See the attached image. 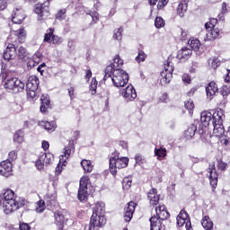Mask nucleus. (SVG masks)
<instances>
[{
	"mask_svg": "<svg viewBox=\"0 0 230 230\" xmlns=\"http://www.w3.org/2000/svg\"><path fill=\"white\" fill-rule=\"evenodd\" d=\"M0 168H2L0 169V175H3V177H10L13 172L12 162L8 160L0 162Z\"/></svg>",
	"mask_w": 230,
	"mask_h": 230,
	"instance_id": "obj_12",
	"label": "nucleus"
},
{
	"mask_svg": "<svg viewBox=\"0 0 230 230\" xmlns=\"http://www.w3.org/2000/svg\"><path fill=\"white\" fill-rule=\"evenodd\" d=\"M123 27H120L117 30H115L113 33V39L114 40H121L123 39Z\"/></svg>",
	"mask_w": 230,
	"mask_h": 230,
	"instance_id": "obj_52",
	"label": "nucleus"
},
{
	"mask_svg": "<svg viewBox=\"0 0 230 230\" xmlns=\"http://www.w3.org/2000/svg\"><path fill=\"white\" fill-rule=\"evenodd\" d=\"M64 150V155L60 156V159H69L71 153L75 152V142L73 140H70L68 142V145L65 146Z\"/></svg>",
	"mask_w": 230,
	"mask_h": 230,
	"instance_id": "obj_27",
	"label": "nucleus"
},
{
	"mask_svg": "<svg viewBox=\"0 0 230 230\" xmlns=\"http://www.w3.org/2000/svg\"><path fill=\"white\" fill-rule=\"evenodd\" d=\"M170 101V97H168V93H164L159 97L160 103H168Z\"/></svg>",
	"mask_w": 230,
	"mask_h": 230,
	"instance_id": "obj_59",
	"label": "nucleus"
},
{
	"mask_svg": "<svg viewBox=\"0 0 230 230\" xmlns=\"http://www.w3.org/2000/svg\"><path fill=\"white\" fill-rule=\"evenodd\" d=\"M90 15L92 17V24H96L100 21V13L98 12H93Z\"/></svg>",
	"mask_w": 230,
	"mask_h": 230,
	"instance_id": "obj_57",
	"label": "nucleus"
},
{
	"mask_svg": "<svg viewBox=\"0 0 230 230\" xmlns=\"http://www.w3.org/2000/svg\"><path fill=\"white\" fill-rule=\"evenodd\" d=\"M116 67L111 63V65L107 66L105 68V75L103 80H107V78H112L114 76V73H116Z\"/></svg>",
	"mask_w": 230,
	"mask_h": 230,
	"instance_id": "obj_35",
	"label": "nucleus"
},
{
	"mask_svg": "<svg viewBox=\"0 0 230 230\" xmlns=\"http://www.w3.org/2000/svg\"><path fill=\"white\" fill-rule=\"evenodd\" d=\"M3 208L5 215H12L17 209L24 208L22 201L17 200L15 192L11 189H7L3 193Z\"/></svg>",
	"mask_w": 230,
	"mask_h": 230,
	"instance_id": "obj_2",
	"label": "nucleus"
},
{
	"mask_svg": "<svg viewBox=\"0 0 230 230\" xmlns=\"http://www.w3.org/2000/svg\"><path fill=\"white\" fill-rule=\"evenodd\" d=\"M202 227L206 230H211L213 229V221H211V218H209V216L203 217L201 220Z\"/></svg>",
	"mask_w": 230,
	"mask_h": 230,
	"instance_id": "obj_37",
	"label": "nucleus"
},
{
	"mask_svg": "<svg viewBox=\"0 0 230 230\" xmlns=\"http://www.w3.org/2000/svg\"><path fill=\"white\" fill-rule=\"evenodd\" d=\"M4 88L8 93L13 94H18V93H22L26 84L18 77H8L4 83Z\"/></svg>",
	"mask_w": 230,
	"mask_h": 230,
	"instance_id": "obj_4",
	"label": "nucleus"
},
{
	"mask_svg": "<svg viewBox=\"0 0 230 230\" xmlns=\"http://www.w3.org/2000/svg\"><path fill=\"white\" fill-rule=\"evenodd\" d=\"M98 88V81H96V78L93 77L91 85H90V92L91 94H96V89Z\"/></svg>",
	"mask_w": 230,
	"mask_h": 230,
	"instance_id": "obj_55",
	"label": "nucleus"
},
{
	"mask_svg": "<svg viewBox=\"0 0 230 230\" xmlns=\"http://www.w3.org/2000/svg\"><path fill=\"white\" fill-rule=\"evenodd\" d=\"M149 221L150 230H164V226H163V220L159 219L157 217H151Z\"/></svg>",
	"mask_w": 230,
	"mask_h": 230,
	"instance_id": "obj_21",
	"label": "nucleus"
},
{
	"mask_svg": "<svg viewBox=\"0 0 230 230\" xmlns=\"http://www.w3.org/2000/svg\"><path fill=\"white\" fill-rule=\"evenodd\" d=\"M66 13H67V10L66 8L60 9L56 13V19L58 21H64L66 19Z\"/></svg>",
	"mask_w": 230,
	"mask_h": 230,
	"instance_id": "obj_51",
	"label": "nucleus"
},
{
	"mask_svg": "<svg viewBox=\"0 0 230 230\" xmlns=\"http://www.w3.org/2000/svg\"><path fill=\"white\" fill-rule=\"evenodd\" d=\"M185 109L189 111V114H193V111L195 110V103L191 99L186 101L184 102Z\"/></svg>",
	"mask_w": 230,
	"mask_h": 230,
	"instance_id": "obj_48",
	"label": "nucleus"
},
{
	"mask_svg": "<svg viewBox=\"0 0 230 230\" xmlns=\"http://www.w3.org/2000/svg\"><path fill=\"white\" fill-rule=\"evenodd\" d=\"M147 199L151 206H157L159 204V195H157V189L152 188L147 193Z\"/></svg>",
	"mask_w": 230,
	"mask_h": 230,
	"instance_id": "obj_23",
	"label": "nucleus"
},
{
	"mask_svg": "<svg viewBox=\"0 0 230 230\" xmlns=\"http://www.w3.org/2000/svg\"><path fill=\"white\" fill-rule=\"evenodd\" d=\"M192 54L193 50L188 49V47H184L178 51L177 58L179 60H188Z\"/></svg>",
	"mask_w": 230,
	"mask_h": 230,
	"instance_id": "obj_24",
	"label": "nucleus"
},
{
	"mask_svg": "<svg viewBox=\"0 0 230 230\" xmlns=\"http://www.w3.org/2000/svg\"><path fill=\"white\" fill-rule=\"evenodd\" d=\"M165 22L164 19L161 16H156L155 19V26L157 30H161V28H164Z\"/></svg>",
	"mask_w": 230,
	"mask_h": 230,
	"instance_id": "obj_49",
	"label": "nucleus"
},
{
	"mask_svg": "<svg viewBox=\"0 0 230 230\" xmlns=\"http://www.w3.org/2000/svg\"><path fill=\"white\" fill-rule=\"evenodd\" d=\"M218 23V20L217 18H210L208 22L205 23L206 30H215V26Z\"/></svg>",
	"mask_w": 230,
	"mask_h": 230,
	"instance_id": "obj_44",
	"label": "nucleus"
},
{
	"mask_svg": "<svg viewBox=\"0 0 230 230\" xmlns=\"http://www.w3.org/2000/svg\"><path fill=\"white\" fill-rule=\"evenodd\" d=\"M177 220V226L179 227H182V226H185L187 230H192L191 227V218L190 217V215L188 212H186L184 209L181 210L179 215L176 217Z\"/></svg>",
	"mask_w": 230,
	"mask_h": 230,
	"instance_id": "obj_9",
	"label": "nucleus"
},
{
	"mask_svg": "<svg viewBox=\"0 0 230 230\" xmlns=\"http://www.w3.org/2000/svg\"><path fill=\"white\" fill-rule=\"evenodd\" d=\"M46 209V202H44V199H40L36 202V213H42Z\"/></svg>",
	"mask_w": 230,
	"mask_h": 230,
	"instance_id": "obj_45",
	"label": "nucleus"
},
{
	"mask_svg": "<svg viewBox=\"0 0 230 230\" xmlns=\"http://www.w3.org/2000/svg\"><path fill=\"white\" fill-rule=\"evenodd\" d=\"M19 151L17 150H12L8 153V156L6 161H9V163H14V161H17Z\"/></svg>",
	"mask_w": 230,
	"mask_h": 230,
	"instance_id": "obj_47",
	"label": "nucleus"
},
{
	"mask_svg": "<svg viewBox=\"0 0 230 230\" xmlns=\"http://www.w3.org/2000/svg\"><path fill=\"white\" fill-rule=\"evenodd\" d=\"M38 126L47 130V132H55V130H57L56 121L40 120Z\"/></svg>",
	"mask_w": 230,
	"mask_h": 230,
	"instance_id": "obj_20",
	"label": "nucleus"
},
{
	"mask_svg": "<svg viewBox=\"0 0 230 230\" xmlns=\"http://www.w3.org/2000/svg\"><path fill=\"white\" fill-rule=\"evenodd\" d=\"M208 172L209 173V184L212 187V191L215 193V190H217V186H218V172H217L215 162L209 164Z\"/></svg>",
	"mask_w": 230,
	"mask_h": 230,
	"instance_id": "obj_10",
	"label": "nucleus"
},
{
	"mask_svg": "<svg viewBox=\"0 0 230 230\" xmlns=\"http://www.w3.org/2000/svg\"><path fill=\"white\" fill-rule=\"evenodd\" d=\"M166 4H168V0H159L157 4V9L163 10Z\"/></svg>",
	"mask_w": 230,
	"mask_h": 230,
	"instance_id": "obj_62",
	"label": "nucleus"
},
{
	"mask_svg": "<svg viewBox=\"0 0 230 230\" xmlns=\"http://www.w3.org/2000/svg\"><path fill=\"white\" fill-rule=\"evenodd\" d=\"M208 33L206 35V40H217V39H218V37H220V29L216 28V29H209L207 30Z\"/></svg>",
	"mask_w": 230,
	"mask_h": 230,
	"instance_id": "obj_28",
	"label": "nucleus"
},
{
	"mask_svg": "<svg viewBox=\"0 0 230 230\" xmlns=\"http://www.w3.org/2000/svg\"><path fill=\"white\" fill-rule=\"evenodd\" d=\"M39 84L40 81L37 75H31L29 76L27 83H26V89H38L39 90Z\"/></svg>",
	"mask_w": 230,
	"mask_h": 230,
	"instance_id": "obj_26",
	"label": "nucleus"
},
{
	"mask_svg": "<svg viewBox=\"0 0 230 230\" xmlns=\"http://www.w3.org/2000/svg\"><path fill=\"white\" fill-rule=\"evenodd\" d=\"M181 80L184 84H191V75H190V74H183Z\"/></svg>",
	"mask_w": 230,
	"mask_h": 230,
	"instance_id": "obj_61",
	"label": "nucleus"
},
{
	"mask_svg": "<svg viewBox=\"0 0 230 230\" xmlns=\"http://www.w3.org/2000/svg\"><path fill=\"white\" fill-rule=\"evenodd\" d=\"M217 168L221 170V172H225L227 169V164L222 160L217 161Z\"/></svg>",
	"mask_w": 230,
	"mask_h": 230,
	"instance_id": "obj_58",
	"label": "nucleus"
},
{
	"mask_svg": "<svg viewBox=\"0 0 230 230\" xmlns=\"http://www.w3.org/2000/svg\"><path fill=\"white\" fill-rule=\"evenodd\" d=\"M137 207V203L134 201H129L128 203V206L124 208L125 222H130V220H132Z\"/></svg>",
	"mask_w": 230,
	"mask_h": 230,
	"instance_id": "obj_11",
	"label": "nucleus"
},
{
	"mask_svg": "<svg viewBox=\"0 0 230 230\" xmlns=\"http://www.w3.org/2000/svg\"><path fill=\"white\" fill-rule=\"evenodd\" d=\"M13 139L14 143L22 145V143H24V131L22 129L16 130L13 134Z\"/></svg>",
	"mask_w": 230,
	"mask_h": 230,
	"instance_id": "obj_31",
	"label": "nucleus"
},
{
	"mask_svg": "<svg viewBox=\"0 0 230 230\" xmlns=\"http://www.w3.org/2000/svg\"><path fill=\"white\" fill-rule=\"evenodd\" d=\"M168 152L166 151V148L160 146L159 148H155V155H156L158 161H161V159H164L166 157Z\"/></svg>",
	"mask_w": 230,
	"mask_h": 230,
	"instance_id": "obj_38",
	"label": "nucleus"
},
{
	"mask_svg": "<svg viewBox=\"0 0 230 230\" xmlns=\"http://www.w3.org/2000/svg\"><path fill=\"white\" fill-rule=\"evenodd\" d=\"M172 60H173V57H168L164 65V70L161 72L162 82H164V84H170V82H172V78H173V70L175 69V66Z\"/></svg>",
	"mask_w": 230,
	"mask_h": 230,
	"instance_id": "obj_5",
	"label": "nucleus"
},
{
	"mask_svg": "<svg viewBox=\"0 0 230 230\" xmlns=\"http://www.w3.org/2000/svg\"><path fill=\"white\" fill-rule=\"evenodd\" d=\"M77 199L80 202H87L89 199V189L79 187Z\"/></svg>",
	"mask_w": 230,
	"mask_h": 230,
	"instance_id": "obj_29",
	"label": "nucleus"
},
{
	"mask_svg": "<svg viewBox=\"0 0 230 230\" xmlns=\"http://www.w3.org/2000/svg\"><path fill=\"white\" fill-rule=\"evenodd\" d=\"M67 91L70 100H75V86H70Z\"/></svg>",
	"mask_w": 230,
	"mask_h": 230,
	"instance_id": "obj_64",
	"label": "nucleus"
},
{
	"mask_svg": "<svg viewBox=\"0 0 230 230\" xmlns=\"http://www.w3.org/2000/svg\"><path fill=\"white\" fill-rule=\"evenodd\" d=\"M38 89H26L28 100H37L39 98Z\"/></svg>",
	"mask_w": 230,
	"mask_h": 230,
	"instance_id": "obj_43",
	"label": "nucleus"
},
{
	"mask_svg": "<svg viewBox=\"0 0 230 230\" xmlns=\"http://www.w3.org/2000/svg\"><path fill=\"white\" fill-rule=\"evenodd\" d=\"M196 132H197V125L190 124V127L187 128V130L184 131V137H186V139H191V137L195 136Z\"/></svg>",
	"mask_w": 230,
	"mask_h": 230,
	"instance_id": "obj_32",
	"label": "nucleus"
},
{
	"mask_svg": "<svg viewBox=\"0 0 230 230\" xmlns=\"http://www.w3.org/2000/svg\"><path fill=\"white\" fill-rule=\"evenodd\" d=\"M117 69H121L123 67V59L121 58V56L117 54L115 58H113V63H111Z\"/></svg>",
	"mask_w": 230,
	"mask_h": 230,
	"instance_id": "obj_42",
	"label": "nucleus"
},
{
	"mask_svg": "<svg viewBox=\"0 0 230 230\" xmlns=\"http://www.w3.org/2000/svg\"><path fill=\"white\" fill-rule=\"evenodd\" d=\"M49 109H51V100L49 99V96L42 94L40 96V111L42 114H48Z\"/></svg>",
	"mask_w": 230,
	"mask_h": 230,
	"instance_id": "obj_15",
	"label": "nucleus"
},
{
	"mask_svg": "<svg viewBox=\"0 0 230 230\" xmlns=\"http://www.w3.org/2000/svg\"><path fill=\"white\" fill-rule=\"evenodd\" d=\"M15 35L21 44L24 43V40H26V30L24 28L15 31Z\"/></svg>",
	"mask_w": 230,
	"mask_h": 230,
	"instance_id": "obj_40",
	"label": "nucleus"
},
{
	"mask_svg": "<svg viewBox=\"0 0 230 230\" xmlns=\"http://www.w3.org/2000/svg\"><path fill=\"white\" fill-rule=\"evenodd\" d=\"M46 164V162L43 161L42 156H39V158L36 160L35 166L37 170H44V165Z\"/></svg>",
	"mask_w": 230,
	"mask_h": 230,
	"instance_id": "obj_54",
	"label": "nucleus"
},
{
	"mask_svg": "<svg viewBox=\"0 0 230 230\" xmlns=\"http://www.w3.org/2000/svg\"><path fill=\"white\" fill-rule=\"evenodd\" d=\"M201 127L198 130L200 136H204L208 132V128L212 123L213 136L222 137L224 136V111L222 109L205 110L200 113Z\"/></svg>",
	"mask_w": 230,
	"mask_h": 230,
	"instance_id": "obj_1",
	"label": "nucleus"
},
{
	"mask_svg": "<svg viewBox=\"0 0 230 230\" xmlns=\"http://www.w3.org/2000/svg\"><path fill=\"white\" fill-rule=\"evenodd\" d=\"M220 94L223 98H227V96L230 94V88L227 85H223L220 88Z\"/></svg>",
	"mask_w": 230,
	"mask_h": 230,
	"instance_id": "obj_56",
	"label": "nucleus"
},
{
	"mask_svg": "<svg viewBox=\"0 0 230 230\" xmlns=\"http://www.w3.org/2000/svg\"><path fill=\"white\" fill-rule=\"evenodd\" d=\"M188 44L190 48V49H192L193 51H199V49H200V40H199V39L197 38H190L188 40Z\"/></svg>",
	"mask_w": 230,
	"mask_h": 230,
	"instance_id": "obj_34",
	"label": "nucleus"
},
{
	"mask_svg": "<svg viewBox=\"0 0 230 230\" xmlns=\"http://www.w3.org/2000/svg\"><path fill=\"white\" fill-rule=\"evenodd\" d=\"M208 64L211 67V69H213V71H217V69H218V66H221L222 61H220L217 57L212 56L208 58Z\"/></svg>",
	"mask_w": 230,
	"mask_h": 230,
	"instance_id": "obj_30",
	"label": "nucleus"
},
{
	"mask_svg": "<svg viewBox=\"0 0 230 230\" xmlns=\"http://www.w3.org/2000/svg\"><path fill=\"white\" fill-rule=\"evenodd\" d=\"M54 218H55V226L57 227V230H65L64 229V224H66V217H64V214L62 211L58 210L54 212Z\"/></svg>",
	"mask_w": 230,
	"mask_h": 230,
	"instance_id": "obj_16",
	"label": "nucleus"
},
{
	"mask_svg": "<svg viewBox=\"0 0 230 230\" xmlns=\"http://www.w3.org/2000/svg\"><path fill=\"white\" fill-rule=\"evenodd\" d=\"M43 158V163H45V165L48 166V164H51L53 161H55V155H53L52 153H43L42 155H40Z\"/></svg>",
	"mask_w": 230,
	"mask_h": 230,
	"instance_id": "obj_39",
	"label": "nucleus"
},
{
	"mask_svg": "<svg viewBox=\"0 0 230 230\" xmlns=\"http://www.w3.org/2000/svg\"><path fill=\"white\" fill-rule=\"evenodd\" d=\"M19 229L20 230H31V226L30 224L25 223V222H20L19 224Z\"/></svg>",
	"mask_w": 230,
	"mask_h": 230,
	"instance_id": "obj_60",
	"label": "nucleus"
},
{
	"mask_svg": "<svg viewBox=\"0 0 230 230\" xmlns=\"http://www.w3.org/2000/svg\"><path fill=\"white\" fill-rule=\"evenodd\" d=\"M155 216L158 219L162 220L164 222V220H168L170 218V212H168V208H166L165 205H158L155 208Z\"/></svg>",
	"mask_w": 230,
	"mask_h": 230,
	"instance_id": "obj_14",
	"label": "nucleus"
},
{
	"mask_svg": "<svg viewBox=\"0 0 230 230\" xmlns=\"http://www.w3.org/2000/svg\"><path fill=\"white\" fill-rule=\"evenodd\" d=\"M16 57H18V58L20 60H24V58H26V57H28V50H26V48L21 46L18 49V53H17Z\"/></svg>",
	"mask_w": 230,
	"mask_h": 230,
	"instance_id": "obj_46",
	"label": "nucleus"
},
{
	"mask_svg": "<svg viewBox=\"0 0 230 230\" xmlns=\"http://www.w3.org/2000/svg\"><path fill=\"white\" fill-rule=\"evenodd\" d=\"M135 161L136 164H143V161H145V159H143V155H141V154H137L135 155Z\"/></svg>",
	"mask_w": 230,
	"mask_h": 230,
	"instance_id": "obj_63",
	"label": "nucleus"
},
{
	"mask_svg": "<svg viewBox=\"0 0 230 230\" xmlns=\"http://www.w3.org/2000/svg\"><path fill=\"white\" fill-rule=\"evenodd\" d=\"M135 60L138 63L141 64V62H145L146 60V54L143 50H138V54L136 57Z\"/></svg>",
	"mask_w": 230,
	"mask_h": 230,
	"instance_id": "obj_53",
	"label": "nucleus"
},
{
	"mask_svg": "<svg viewBox=\"0 0 230 230\" xmlns=\"http://www.w3.org/2000/svg\"><path fill=\"white\" fill-rule=\"evenodd\" d=\"M131 186H132V178L125 177L122 180V188H123V190H130Z\"/></svg>",
	"mask_w": 230,
	"mask_h": 230,
	"instance_id": "obj_50",
	"label": "nucleus"
},
{
	"mask_svg": "<svg viewBox=\"0 0 230 230\" xmlns=\"http://www.w3.org/2000/svg\"><path fill=\"white\" fill-rule=\"evenodd\" d=\"M81 166L84 171V173H91V172H93V168L94 167L93 165V162H91V160L86 159L81 161Z\"/></svg>",
	"mask_w": 230,
	"mask_h": 230,
	"instance_id": "obj_33",
	"label": "nucleus"
},
{
	"mask_svg": "<svg viewBox=\"0 0 230 230\" xmlns=\"http://www.w3.org/2000/svg\"><path fill=\"white\" fill-rule=\"evenodd\" d=\"M3 57L4 59L7 61L13 60V58L17 57V49L15 48V44L9 43L6 49L4 50Z\"/></svg>",
	"mask_w": 230,
	"mask_h": 230,
	"instance_id": "obj_13",
	"label": "nucleus"
},
{
	"mask_svg": "<svg viewBox=\"0 0 230 230\" xmlns=\"http://www.w3.org/2000/svg\"><path fill=\"white\" fill-rule=\"evenodd\" d=\"M123 98H128L129 102H133L137 98V93L132 84H128L123 91H122Z\"/></svg>",
	"mask_w": 230,
	"mask_h": 230,
	"instance_id": "obj_19",
	"label": "nucleus"
},
{
	"mask_svg": "<svg viewBox=\"0 0 230 230\" xmlns=\"http://www.w3.org/2000/svg\"><path fill=\"white\" fill-rule=\"evenodd\" d=\"M34 13L38 14V21H46L51 15L49 12V2L36 4L34 5Z\"/></svg>",
	"mask_w": 230,
	"mask_h": 230,
	"instance_id": "obj_7",
	"label": "nucleus"
},
{
	"mask_svg": "<svg viewBox=\"0 0 230 230\" xmlns=\"http://www.w3.org/2000/svg\"><path fill=\"white\" fill-rule=\"evenodd\" d=\"M93 215L105 217V204L103 201H97L93 209Z\"/></svg>",
	"mask_w": 230,
	"mask_h": 230,
	"instance_id": "obj_25",
	"label": "nucleus"
},
{
	"mask_svg": "<svg viewBox=\"0 0 230 230\" xmlns=\"http://www.w3.org/2000/svg\"><path fill=\"white\" fill-rule=\"evenodd\" d=\"M207 96L213 98L218 93V84L215 81L209 82L206 86Z\"/></svg>",
	"mask_w": 230,
	"mask_h": 230,
	"instance_id": "obj_22",
	"label": "nucleus"
},
{
	"mask_svg": "<svg viewBox=\"0 0 230 230\" xmlns=\"http://www.w3.org/2000/svg\"><path fill=\"white\" fill-rule=\"evenodd\" d=\"M187 10H188V3H186V1L180 2L177 7L178 15L180 17H184V13H186Z\"/></svg>",
	"mask_w": 230,
	"mask_h": 230,
	"instance_id": "obj_36",
	"label": "nucleus"
},
{
	"mask_svg": "<svg viewBox=\"0 0 230 230\" xmlns=\"http://www.w3.org/2000/svg\"><path fill=\"white\" fill-rule=\"evenodd\" d=\"M43 42L52 44L53 46H60L64 42V38L55 34V28L50 27L46 31L43 36Z\"/></svg>",
	"mask_w": 230,
	"mask_h": 230,
	"instance_id": "obj_8",
	"label": "nucleus"
},
{
	"mask_svg": "<svg viewBox=\"0 0 230 230\" xmlns=\"http://www.w3.org/2000/svg\"><path fill=\"white\" fill-rule=\"evenodd\" d=\"M111 82L115 87H125L128 84V74L123 69H116L111 76Z\"/></svg>",
	"mask_w": 230,
	"mask_h": 230,
	"instance_id": "obj_6",
	"label": "nucleus"
},
{
	"mask_svg": "<svg viewBox=\"0 0 230 230\" xmlns=\"http://www.w3.org/2000/svg\"><path fill=\"white\" fill-rule=\"evenodd\" d=\"M128 166V157H119V152L115 151L110 158V172L116 175L118 170L127 168Z\"/></svg>",
	"mask_w": 230,
	"mask_h": 230,
	"instance_id": "obj_3",
	"label": "nucleus"
},
{
	"mask_svg": "<svg viewBox=\"0 0 230 230\" xmlns=\"http://www.w3.org/2000/svg\"><path fill=\"white\" fill-rule=\"evenodd\" d=\"M26 19V14L22 9L16 8L12 14V22L14 24H22V21Z\"/></svg>",
	"mask_w": 230,
	"mask_h": 230,
	"instance_id": "obj_18",
	"label": "nucleus"
},
{
	"mask_svg": "<svg viewBox=\"0 0 230 230\" xmlns=\"http://www.w3.org/2000/svg\"><path fill=\"white\" fill-rule=\"evenodd\" d=\"M106 224L107 218H105V216L92 215L90 226H93V227H103Z\"/></svg>",
	"mask_w": 230,
	"mask_h": 230,
	"instance_id": "obj_17",
	"label": "nucleus"
},
{
	"mask_svg": "<svg viewBox=\"0 0 230 230\" xmlns=\"http://www.w3.org/2000/svg\"><path fill=\"white\" fill-rule=\"evenodd\" d=\"M91 184V179L87 175H84L81 177L79 181V188H84L86 190H89L88 186Z\"/></svg>",
	"mask_w": 230,
	"mask_h": 230,
	"instance_id": "obj_41",
	"label": "nucleus"
}]
</instances>
